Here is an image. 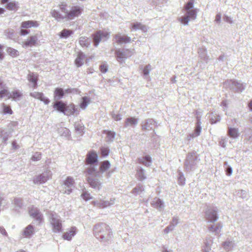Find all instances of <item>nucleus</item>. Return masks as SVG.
Segmentation results:
<instances>
[{"label":"nucleus","mask_w":252,"mask_h":252,"mask_svg":"<svg viewBox=\"0 0 252 252\" xmlns=\"http://www.w3.org/2000/svg\"><path fill=\"white\" fill-rule=\"evenodd\" d=\"M87 181L90 184V186L93 188H99L100 184L97 180L93 179V178L88 176Z\"/></svg>","instance_id":"obj_23"},{"label":"nucleus","mask_w":252,"mask_h":252,"mask_svg":"<svg viewBox=\"0 0 252 252\" xmlns=\"http://www.w3.org/2000/svg\"><path fill=\"white\" fill-rule=\"evenodd\" d=\"M189 20V16L186 15V16L182 17L181 19V23L183 24H187Z\"/></svg>","instance_id":"obj_53"},{"label":"nucleus","mask_w":252,"mask_h":252,"mask_svg":"<svg viewBox=\"0 0 252 252\" xmlns=\"http://www.w3.org/2000/svg\"><path fill=\"white\" fill-rule=\"evenodd\" d=\"M194 0H190V21L194 20L197 16L199 9L194 8Z\"/></svg>","instance_id":"obj_15"},{"label":"nucleus","mask_w":252,"mask_h":252,"mask_svg":"<svg viewBox=\"0 0 252 252\" xmlns=\"http://www.w3.org/2000/svg\"><path fill=\"white\" fill-rule=\"evenodd\" d=\"M38 39L36 36H31L28 39L23 42V47H32L36 45Z\"/></svg>","instance_id":"obj_11"},{"label":"nucleus","mask_w":252,"mask_h":252,"mask_svg":"<svg viewBox=\"0 0 252 252\" xmlns=\"http://www.w3.org/2000/svg\"><path fill=\"white\" fill-rule=\"evenodd\" d=\"M227 133L231 138L235 139L239 137L240 133L238 128L232 127L227 124Z\"/></svg>","instance_id":"obj_8"},{"label":"nucleus","mask_w":252,"mask_h":252,"mask_svg":"<svg viewBox=\"0 0 252 252\" xmlns=\"http://www.w3.org/2000/svg\"><path fill=\"white\" fill-rule=\"evenodd\" d=\"M198 53L200 58L205 63H207L209 61L210 58L207 55V49L205 47L199 48L198 50Z\"/></svg>","instance_id":"obj_17"},{"label":"nucleus","mask_w":252,"mask_h":252,"mask_svg":"<svg viewBox=\"0 0 252 252\" xmlns=\"http://www.w3.org/2000/svg\"><path fill=\"white\" fill-rule=\"evenodd\" d=\"M97 160V155L94 151L89 152L86 158V163L88 164H93L95 163Z\"/></svg>","instance_id":"obj_9"},{"label":"nucleus","mask_w":252,"mask_h":252,"mask_svg":"<svg viewBox=\"0 0 252 252\" xmlns=\"http://www.w3.org/2000/svg\"><path fill=\"white\" fill-rule=\"evenodd\" d=\"M223 166L225 168V171L227 176H230L232 174L233 169L232 167L228 164L227 161H225L223 163Z\"/></svg>","instance_id":"obj_27"},{"label":"nucleus","mask_w":252,"mask_h":252,"mask_svg":"<svg viewBox=\"0 0 252 252\" xmlns=\"http://www.w3.org/2000/svg\"><path fill=\"white\" fill-rule=\"evenodd\" d=\"M50 219L53 231L54 233L62 232L63 230V224L59 216H56L52 214L50 216Z\"/></svg>","instance_id":"obj_3"},{"label":"nucleus","mask_w":252,"mask_h":252,"mask_svg":"<svg viewBox=\"0 0 252 252\" xmlns=\"http://www.w3.org/2000/svg\"><path fill=\"white\" fill-rule=\"evenodd\" d=\"M66 103L62 101H56L53 103V107L57 111L63 113Z\"/></svg>","instance_id":"obj_16"},{"label":"nucleus","mask_w":252,"mask_h":252,"mask_svg":"<svg viewBox=\"0 0 252 252\" xmlns=\"http://www.w3.org/2000/svg\"><path fill=\"white\" fill-rule=\"evenodd\" d=\"M34 227L30 224L28 225L23 231V235L25 237L29 238L34 233Z\"/></svg>","instance_id":"obj_22"},{"label":"nucleus","mask_w":252,"mask_h":252,"mask_svg":"<svg viewBox=\"0 0 252 252\" xmlns=\"http://www.w3.org/2000/svg\"><path fill=\"white\" fill-rule=\"evenodd\" d=\"M100 70L102 73H105L108 70V67L106 64L103 63L99 67Z\"/></svg>","instance_id":"obj_49"},{"label":"nucleus","mask_w":252,"mask_h":252,"mask_svg":"<svg viewBox=\"0 0 252 252\" xmlns=\"http://www.w3.org/2000/svg\"><path fill=\"white\" fill-rule=\"evenodd\" d=\"M12 145L13 149H16L18 148V146L17 143L15 141H13L12 142Z\"/></svg>","instance_id":"obj_62"},{"label":"nucleus","mask_w":252,"mask_h":252,"mask_svg":"<svg viewBox=\"0 0 252 252\" xmlns=\"http://www.w3.org/2000/svg\"><path fill=\"white\" fill-rule=\"evenodd\" d=\"M231 122L233 124L232 126H238V123H239V122H238V120L236 119H231Z\"/></svg>","instance_id":"obj_60"},{"label":"nucleus","mask_w":252,"mask_h":252,"mask_svg":"<svg viewBox=\"0 0 252 252\" xmlns=\"http://www.w3.org/2000/svg\"><path fill=\"white\" fill-rule=\"evenodd\" d=\"M100 151L102 156H106L109 154V150L107 148L102 147L100 149Z\"/></svg>","instance_id":"obj_50"},{"label":"nucleus","mask_w":252,"mask_h":252,"mask_svg":"<svg viewBox=\"0 0 252 252\" xmlns=\"http://www.w3.org/2000/svg\"><path fill=\"white\" fill-rule=\"evenodd\" d=\"M221 106L222 108L225 110L228 107V102L226 99H224L222 101L221 103Z\"/></svg>","instance_id":"obj_52"},{"label":"nucleus","mask_w":252,"mask_h":252,"mask_svg":"<svg viewBox=\"0 0 252 252\" xmlns=\"http://www.w3.org/2000/svg\"><path fill=\"white\" fill-rule=\"evenodd\" d=\"M82 102L80 104V107L82 109H85L87 105L90 102V99L87 97H83Z\"/></svg>","instance_id":"obj_39"},{"label":"nucleus","mask_w":252,"mask_h":252,"mask_svg":"<svg viewBox=\"0 0 252 252\" xmlns=\"http://www.w3.org/2000/svg\"><path fill=\"white\" fill-rule=\"evenodd\" d=\"M219 145L222 148H225L226 147V141L224 139H221L219 142Z\"/></svg>","instance_id":"obj_57"},{"label":"nucleus","mask_w":252,"mask_h":252,"mask_svg":"<svg viewBox=\"0 0 252 252\" xmlns=\"http://www.w3.org/2000/svg\"><path fill=\"white\" fill-rule=\"evenodd\" d=\"M110 167V163L108 161L105 160L101 162V165L100 166V170L102 172H104L107 169H108Z\"/></svg>","instance_id":"obj_31"},{"label":"nucleus","mask_w":252,"mask_h":252,"mask_svg":"<svg viewBox=\"0 0 252 252\" xmlns=\"http://www.w3.org/2000/svg\"><path fill=\"white\" fill-rule=\"evenodd\" d=\"M86 172L87 173V177L88 176H90L92 178L93 177H95L96 176V172H95V169L94 168H88L87 169Z\"/></svg>","instance_id":"obj_40"},{"label":"nucleus","mask_w":252,"mask_h":252,"mask_svg":"<svg viewBox=\"0 0 252 252\" xmlns=\"http://www.w3.org/2000/svg\"><path fill=\"white\" fill-rule=\"evenodd\" d=\"M206 220L210 222H214L218 219V211L216 208H210L205 213Z\"/></svg>","instance_id":"obj_6"},{"label":"nucleus","mask_w":252,"mask_h":252,"mask_svg":"<svg viewBox=\"0 0 252 252\" xmlns=\"http://www.w3.org/2000/svg\"><path fill=\"white\" fill-rule=\"evenodd\" d=\"M72 93V90L68 89L64 91L61 88H56L54 91V100H59L63 98L65 94H70Z\"/></svg>","instance_id":"obj_7"},{"label":"nucleus","mask_w":252,"mask_h":252,"mask_svg":"<svg viewBox=\"0 0 252 252\" xmlns=\"http://www.w3.org/2000/svg\"><path fill=\"white\" fill-rule=\"evenodd\" d=\"M137 122V120L136 119L134 118H128L126 119V124H130L131 125H135Z\"/></svg>","instance_id":"obj_43"},{"label":"nucleus","mask_w":252,"mask_h":252,"mask_svg":"<svg viewBox=\"0 0 252 252\" xmlns=\"http://www.w3.org/2000/svg\"><path fill=\"white\" fill-rule=\"evenodd\" d=\"M85 58V55L82 52L77 53V57L75 60V64L77 67L82 66L83 64V61Z\"/></svg>","instance_id":"obj_21"},{"label":"nucleus","mask_w":252,"mask_h":252,"mask_svg":"<svg viewBox=\"0 0 252 252\" xmlns=\"http://www.w3.org/2000/svg\"><path fill=\"white\" fill-rule=\"evenodd\" d=\"M41 154L40 153L36 152L32 156V159L33 161H37L41 159Z\"/></svg>","instance_id":"obj_44"},{"label":"nucleus","mask_w":252,"mask_h":252,"mask_svg":"<svg viewBox=\"0 0 252 252\" xmlns=\"http://www.w3.org/2000/svg\"><path fill=\"white\" fill-rule=\"evenodd\" d=\"M178 221L176 220H172L171 224L167 227H166L164 229V232L166 233H168L170 231L172 230L173 228V227L178 223Z\"/></svg>","instance_id":"obj_35"},{"label":"nucleus","mask_w":252,"mask_h":252,"mask_svg":"<svg viewBox=\"0 0 252 252\" xmlns=\"http://www.w3.org/2000/svg\"><path fill=\"white\" fill-rule=\"evenodd\" d=\"M67 4L64 3H62L59 5L60 9L65 14L67 12L66 11Z\"/></svg>","instance_id":"obj_51"},{"label":"nucleus","mask_w":252,"mask_h":252,"mask_svg":"<svg viewBox=\"0 0 252 252\" xmlns=\"http://www.w3.org/2000/svg\"><path fill=\"white\" fill-rule=\"evenodd\" d=\"M79 43L82 47H88L90 45L89 38L84 36L80 37Z\"/></svg>","instance_id":"obj_28"},{"label":"nucleus","mask_w":252,"mask_h":252,"mask_svg":"<svg viewBox=\"0 0 252 252\" xmlns=\"http://www.w3.org/2000/svg\"><path fill=\"white\" fill-rule=\"evenodd\" d=\"M73 32L72 31L64 29L60 33V36L61 37H67L72 34Z\"/></svg>","instance_id":"obj_34"},{"label":"nucleus","mask_w":252,"mask_h":252,"mask_svg":"<svg viewBox=\"0 0 252 252\" xmlns=\"http://www.w3.org/2000/svg\"><path fill=\"white\" fill-rule=\"evenodd\" d=\"M136 177L140 181H143L146 178V176L142 169H140L137 171Z\"/></svg>","instance_id":"obj_36"},{"label":"nucleus","mask_w":252,"mask_h":252,"mask_svg":"<svg viewBox=\"0 0 252 252\" xmlns=\"http://www.w3.org/2000/svg\"><path fill=\"white\" fill-rule=\"evenodd\" d=\"M146 28L144 25H142L139 23H134L132 25L131 30H144Z\"/></svg>","instance_id":"obj_33"},{"label":"nucleus","mask_w":252,"mask_h":252,"mask_svg":"<svg viewBox=\"0 0 252 252\" xmlns=\"http://www.w3.org/2000/svg\"><path fill=\"white\" fill-rule=\"evenodd\" d=\"M43 95V94L39 92H33L31 94V96L32 97L40 99L41 97H42V95Z\"/></svg>","instance_id":"obj_46"},{"label":"nucleus","mask_w":252,"mask_h":252,"mask_svg":"<svg viewBox=\"0 0 252 252\" xmlns=\"http://www.w3.org/2000/svg\"><path fill=\"white\" fill-rule=\"evenodd\" d=\"M27 79L29 82L32 83L34 88L37 87V83L38 80V76L33 72H30L27 76Z\"/></svg>","instance_id":"obj_19"},{"label":"nucleus","mask_w":252,"mask_h":252,"mask_svg":"<svg viewBox=\"0 0 252 252\" xmlns=\"http://www.w3.org/2000/svg\"><path fill=\"white\" fill-rule=\"evenodd\" d=\"M5 8L10 11H16L18 10L19 6L17 2L15 1H10L7 2L5 5Z\"/></svg>","instance_id":"obj_25"},{"label":"nucleus","mask_w":252,"mask_h":252,"mask_svg":"<svg viewBox=\"0 0 252 252\" xmlns=\"http://www.w3.org/2000/svg\"><path fill=\"white\" fill-rule=\"evenodd\" d=\"M193 114L196 119V122L195 124V127L192 132L190 133V139L199 136L202 131V126H201L202 112L198 110H196Z\"/></svg>","instance_id":"obj_1"},{"label":"nucleus","mask_w":252,"mask_h":252,"mask_svg":"<svg viewBox=\"0 0 252 252\" xmlns=\"http://www.w3.org/2000/svg\"><path fill=\"white\" fill-rule=\"evenodd\" d=\"M51 14L52 17L55 18L56 20H59L63 19L64 17L57 10H53L51 12Z\"/></svg>","instance_id":"obj_32"},{"label":"nucleus","mask_w":252,"mask_h":252,"mask_svg":"<svg viewBox=\"0 0 252 252\" xmlns=\"http://www.w3.org/2000/svg\"><path fill=\"white\" fill-rule=\"evenodd\" d=\"M223 19L226 22L230 24H232L233 23V21L231 20V18L227 15H224Z\"/></svg>","instance_id":"obj_56"},{"label":"nucleus","mask_w":252,"mask_h":252,"mask_svg":"<svg viewBox=\"0 0 252 252\" xmlns=\"http://www.w3.org/2000/svg\"><path fill=\"white\" fill-rule=\"evenodd\" d=\"M29 213L32 217L38 220L39 222H42L43 220L42 216L36 208H34L33 207L31 208Z\"/></svg>","instance_id":"obj_13"},{"label":"nucleus","mask_w":252,"mask_h":252,"mask_svg":"<svg viewBox=\"0 0 252 252\" xmlns=\"http://www.w3.org/2000/svg\"><path fill=\"white\" fill-rule=\"evenodd\" d=\"M2 107H3V113L8 114L10 115L12 114L13 111H12V109H11V107L9 105H7L3 104Z\"/></svg>","instance_id":"obj_38"},{"label":"nucleus","mask_w":252,"mask_h":252,"mask_svg":"<svg viewBox=\"0 0 252 252\" xmlns=\"http://www.w3.org/2000/svg\"><path fill=\"white\" fill-rule=\"evenodd\" d=\"M223 87L229 88L230 90L237 92H242L245 88L243 84L235 80H227L223 83Z\"/></svg>","instance_id":"obj_2"},{"label":"nucleus","mask_w":252,"mask_h":252,"mask_svg":"<svg viewBox=\"0 0 252 252\" xmlns=\"http://www.w3.org/2000/svg\"><path fill=\"white\" fill-rule=\"evenodd\" d=\"M106 133L107 134V137L110 139H112L114 137L115 133L114 132L111 131H107Z\"/></svg>","instance_id":"obj_59"},{"label":"nucleus","mask_w":252,"mask_h":252,"mask_svg":"<svg viewBox=\"0 0 252 252\" xmlns=\"http://www.w3.org/2000/svg\"><path fill=\"white\" fill-rule=\"evenodd\" d=\"M81 197L86 201L89 200L92 198L91 194L87 191H84L81 194Z\"/></svg>","instance_id":"obj_42"},{"label":"nucleus","mask_w":252,"mask_h":252,"mask_svg":"<svg viewBox=\"0 0 252 252\" xmlns=\"http://www.w3.org/2000/svg\"><path fill=\"white\" fill-rule=\"evenodd\" d=\"M115 55L117 61L120 63H124V59L127 58L124 53L121 52L120 50H117L115 51Z\"/></svg>","instance_id":"obj_24"},{"label":"nucleus","mask_w":252,"mask_h":252,"mask_svg":"<svg viewBox=\"0 0 252 252\" xmlns=\"http://www.w3.org/2000/svg\"><path fill=\"white\" fill-rule=\"evenodd\" d=\"M20 33H21V35H25L28 34L29 33V32L26 30L22 29L20 31Z\"/></svg>","instance_id":"obj_61"},{"label":"nucleus","mask_w":252,"mask_h":252,"mask_svg":"<svg viewBox=\"0 0 252 252\" xmlns=\"http://www.w3.org/2000/svg\"><path fill=\"white\" fill-rule=\"evenodd\" d=\"M205 243V247L204 248H207L209 249H211V245L212 244V241L211 239H206L204 242Z\"/></svg>","instance_id":"obj_45"},{"label":"nucleus","mask_w":252,"mask_h":252,"mask_svg":"<svg viewBox=\"0 0 252 252\" xmlns=\"http://www.w3.org/2000/svg\"><path fill=\"white\" fill-rule=\"evenodd\" d=\"M221 18V14L220 13H218L217 14L215 18V22L217 23H219L220 22Z\"/></svg>","instance_id":"obj_58"},{"label":"nucleus","mask_w":252,"mask_h":252,"mask_svg":"<svg viewBox=\"0 0 252 252\" xmlns=\"http://www.w3.org/2000/svg\"><path fill=\"white\" fill-rule=\"evenodd\" d=\"M151 70L150 65H146L143 69V73L144 75H148Z\"/></svg>","instance_id":"obj_55"},{"label":"nucleus","mask_w":252,"mask_h":252,"mask_svg":"<svg viewBox=\"0 0 252 252\" xmlns=\"http://www.w3.org/2000/svg\"><path fill=\"white\" fill-rule=\"evenodd\" d=\"M215 227V225H210L208 227V230H209L210 232H213V230H214Z\"/></svg>","instance_id":"obj_63"},{"label":"nucleus","mask_w":252,"mask_h":252,"mask_svg":"<svg viewBox=\"0 0 252 252\" xmlns=\"http://www.w3.org/2000/svg\"><path fill=\"white\" fill-rule=\"evenodd\" d=\"M39 26V23L36 21H26L22 22L21 27L22 28L28 29L36 28Z\"/></svg>","instance_id":"obj_14"},{"label":"nucleus","mask_w":252,"mask_h":252,"mask_svg":"<svg viewBox=\"0 0 252 252\" xmlns=\"http://www.w3.org/2000/svg\"><path fill=\"white\" fill-rule=\"evenodd\" d=\"M22 96L21 93L18 91H13L8 96V99L12 98L14 100H16L20 98Z\"/></svg>","instance_id":"obj_29"},{"label":"nucleus","mask_w":252,"mask_h":252,"mask_svg":"<svg viewBox=\"0 0 252 252\" xmlns=\"http://www.w3.org/2000/svg\"><path fill=\"white\" fill-rule=\"evenodd\" d=\"M9 95V94L7 90L3 89L0 91V98H2L4 96H8Z\"/></svg>","instance_id":"obj_48"},{"label":"nucleus","mask_w":252,"mask_h":252,"mask_svg":"<svg viewBox=\"0 0 252 252\" xmlns=\"http://www.w3.org/2000/svg\"><path fill=\"white\" fill-rule=\"evenodd\" d=\"M139 162L145 166H148L151 162V159L150 157L146 156L143 158L140 159Z\"/></svg>","instance_id":"obj_30"},{"label":"nucleus","mask_w":252,"mask_h":252,"mask_svg":"<svg viewBox=\"0 0 252 252\" xmlns=\"http://www.w3.org/2000/svg\"><path fill=\"white\" fill-rule=\"evenodd\" d=\"M222 226L221 224H217L215 225L214 230H213V233H215V234H218L220 231V229L222 228Z\"/></svg>","instance_id":"obj_47"},{"label":"nucleus","mask_w":252,"mask_h":252,"mask_svg":"<svg viewBox=\"0 0 252 252\" xmlns=\"http://www.w3.org/2000/svg\"><path fill=\"white\" fill-rule=\"evenodd\" d=\"M74 184V181L72 178L67 177L64 181V184L67 187H70L72 186Z\"/></svg>","instance_id":"obj_37"},{"label":"nucleus","mask_w":252,"mask_h":252,"mask_svg":"<svg viewBox=\"0 0 252 252\" xmlns=\"http://www.w3.org/2000/svg\"><path fill=\"white\" fill-rule=\"evenodd\" d=\"M63 114L67 116H71L74 115L77 111L76 106L73 103H70L68 105H65Z\"/></svg>","instance_id":"obj_10"},{"label":"nucleus","mask_w":252,"mask_h":252,"mask_svg":"<svg viewBox=\"0 0 252 252\" xmlns=\"http://www.w3.org/2000/svg\"><path fill=\"white\" fill-rule=\"evenodd\" d=\"M109 33L107 32L98 31L92 35V37L95 47L97 46L101 40H105L108 38Z\"/></svg>","instance_id":"obj_5"},{"label":"nucleus","mask_w":252,"mask_h":252,"mask_svg":"<svg viewBox=\"0 0 252 252\" xmlns=\"http://www.w3.org/2000/svg\"><path fill=\"white\" fill-rule=\"evenodd\" d=\"M221 120V117L220 115L212 113L211 114V118H210V122L211 124H215L220 122Z\"/></svg>","instance_id":"obj_26"},{"label":"nucleus","mask_w":252,"mask_h":252,"mask_svg":"<svg viewBox=\"0 0 252 252\" xmlns=\"http://www.w3.org/2000/svg\"><path fill=\"white\" fill-rule=\"evenodd\" d=\"M8 53L12 57H15L19 55V52L17 50L12 48H8L7 50Z\"/></svg>","instance_id":"obj_41"},{"label":"nucleus","mask_w":252,"mask_h":252,"mask_svg":"<svg viewBox=\"0 0 252 252\" xmlns=\"http://www.w3.org/2000/svg\"><path fill=\"white\" fill-rule=\"evenodd\" d=\"M77 231V228L75 227H71L68 231L64 233L63 235V239L70 240L72 237L75 235Z\"/></svg>","instance_id":"obj_18"},{"label":"nucleus","mask_w":252,"mask_h":252,"mask_svg":"<svg viewBox=\"0 0 252 252\" xmlns=\"http://www.w3.org/2000/svg\"><path fill=\"white\" fill-rule=\"evenodd\" d=\"M83 11V8L78 5L73 6L69 11H67L64 18L68 20H72L75 17L80 16Z\"/></svg>","instance_id":"obj_4"},{"label":"nucleus","mask_w":252,"mask_h":252,"mask_svg":"<svg viewBox=\"0 0 252 252\" xmlns=\"http://www.w3.org/2000/svg\"><path fill=\"white\" fill-rule=\"evenodd\" d=\"M39 100L43 101L45 104H48L50 102L49 99L47 97H45L43 94Z\"/></svg>","instance_id":"obj_54"},{"label":"nucleus","mask_w":252,"mask_h":252,"mask_svg":"<svg viewBox=\"0 0 252 252\" xmlns=\"http://www.w3.org/2000/svg\"><path fill=\"white\" fill-rule=\"evenodd\" d=\"M234 241L230 239H227L222 243L223 249L227 251H230L233 249L234 246Z\"/></svg>","instance_id":"obj_20"},{"label":"nucleus","mask_w":252,"mask_h":252,"mask_svg":"<svg viewBox=\"0 0 252 252\" xmlns=\"http://www.w3.org/2000/svg\"><path fill=\"white\" fill-rule=\"evenodd\" d=\"M115 41L119 44L123 43H129L131 41V39L129 37L126 35H121L120 34H116L114 36Z\"/></svg>","instance_id":"obj_12"},{"label":"nucleus","mask_w":252,"mask_h":252,"mask_svg":"<svg viewBox=\"0 0 252 252\" xmlns=\"http://www.w3.org/2000/svg\"><path fill=\"white\" fill-rule=\"evenodd\" d=\"M248 107L250 111L252 112V99L249 102Z\"/></svg>","instance_id":"obj_64"}]
</instances>
